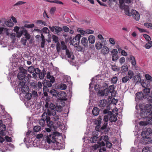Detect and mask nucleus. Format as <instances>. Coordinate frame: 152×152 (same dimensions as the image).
Returning a JSON list of instances; mask_svg holds the SVG:
<instances>
[{"label":"nucleus","instance_id":"13","mask_svg":"<svg viewBox=\"0 0 152 152\" xmlns=\"http://www.w3.org/2000/svg\"><path fill=\"white\" fill-rule=\"evenodd\" d=\"M66 93L64 91H62L58 92L57 98L62 100H66Z\"/></svg>","mask_w":152,"mask_h":152},{"label":"nucleus","instance_id":"8","mask_svg":"<svg viewBox=\"0 0 152 152\" xmlns=\"http://www.w3.org/2000/svg\"><path fill=\"white\" fill-rule=\"evenodd\" d=\"M151 109H149L146 107V110H142L141 112V116L142 118H147L149 115H151L152 113H151Z\"/></svg>","mask_w":152,"mask_h":152},{"label":"nucleus","instance_id":"36","mask_svg":"<svg viewBox=\"0 0 152 152\" xmlns=\"http://www.w3.org/2000/svg\"><path fill=\"white\" fill-rule=\"evenodd\" d=\"M128 77L130 79H132L134 77V74L133 72L131 70H129L127 73Z\"/></svg>","mask_w":152,"mask_h":152},{"label":"nucleus","instance_id":"39","mask_svg":"<svg viewBox=\"0 0 152 152\" xmlns=\"http://www.w3.org/2000/svg\"><path fill=\"white\" fill-rule=\"evenodd\" d=\"M20 88L21 89V91L23 93L26 92L28 91L29 89L28 87L26 85L23 86L22 87H20Z\"/></svg>","mask_w":152,"mask_h":152},{"label":"nucleus","instance_id":"37","mask_svg":"<svg viewBox=\"0 0 152 152\" xmlns=\"http://www.w3.org/2000/svg\"><path fill=\"white\" fill-rule=\"evenodd\" d=\"M146 118L148 124H152V114L149 115Z\"/></svg>","mask_w":152,"mask_h":152},{"label":"nucleus","instance_id":"61","mask_svg":"<svg viewBox=\"0 0 152 152\" xmlns=\"http://www.w3.org/2000/svg\"><path fill=\"white\" fill-rule=\"evenodd\" d=\"M143 37L145 38L146 40L148 41H149L151 40V38L150 37L146 34H143Z\"/></svg>","mask_w":152,"mask_h":152},{"label":"nucleus","instance_id":"9","mask_svg":"<svg viewBox=\"0 0 152 152\" xmlns=\"http://www.w3.org/2000/svg\"><path fill=\"white\" fill-rule=\"evenodd\" d=\"M111 52L112 55V60L113 61H117L119 58L117 50L115 49H113L111 50Z\"/></svg>","mask_w":152,"mask_h":152},{"label":"nucleus","instance_id":"47","mask_svg":"<svg viewBox=\"0 0 152 152\" xmlns=\"http://www.w3.org/2000/svg\"><path fill=\"white\" fill-rule=\"evenodd\" d=\"M41 129V127L38 126H36L34 127V130L35 132H39Z\"/></svg>","mask_w":152,"mask_h":152},{"label":"nucleus","instance_id":"41","mask_svg":"<svg viewBox=\"0 0 152 152\" xmlns=\"http://www.w3.org/2000/svg\"><path fill=\"white\" fill-rule=\"evenodd\" d=\"M130 79L126 75L122 78V82L123 83H125L129 80Z\"/></svg>","mask_w":152,"mask_h":152},{"label":"nucleus","instance_id":"45","mask_svg":"<svg viewBox=\"0 0 152 152\" xmlns=\"http://www.w3.org/2000/svg\"><path fill=\"white\" fill-rule=\"evenodd\" d=\"M34 68L33 66H31L28 68V71L31 73H33L34 72Z\"/></svg>","mask_w":152,"mask_h":152},{"label":"nucleus","instance_id":"62","mask_svg":"<svg viewBox=\"0 0 152 152\" xmlns=\"http://www.w3.org/2000/svg\"><path fill=\"white\" fill-rule=\"evenodd\" d=\"M37 23L39 24L44 25V26L46 25V23L45 21H44L42 20H38L37 21Z\"/></svg>","mask_w":152,"mask_h":152},{"label":"nucleus","instance_id":"28","mask_svg":"<svg viewBox=\"0 0 152 152\" xmlns=\"http://www.w3.org/2000/svg\"><path fill=\"white\" fill-rule=\"evenodd\" d=\"M46 74V71L43 69L42 72H40L38 75L39 79L41 80H42L44 79L45 75Z\"/></svg>","mask_w":152,"mask_h":152},{"label":"nucleus","instance_id":"26","mask_svg":"<svg viewBox=\"0 0 152 152\" xmlns=\"http://www.w3.org/2000/svg\"><path fill=\"white\" fill-rule=\"evenodd\" d=\"M41 41L40 43L41 47L42 48H44L45 47L46 41L45 37L42 34H41Z\"/></svg>","mask_w":152,"mask_h":152},{"label":"nucleus","instance_id":"64","mask_svg":"<svg viewBox=\"0 0 152 152\" xmlns=\"http://www.w3.org/2000/svg\"><path fill=\"white\" fill-rule=\"evenodd\" d=\"M31 94L32 95V96L33 97H37L38 96L37 92L34 91H32Z\"/></svg>","mask_w":152,"mask_h":152},{"label":"nucleus","instance_id":"2","mask_svg":"<svg viewBox=\"0 0 152 152\" xmlns=\"http://www.w3.org/2000/svg\"><path fill=\"white\" fill-rule=\"evenodd\" d=\"M125 14L128 16H131L132 15L133 18L138 21L139 20L140 18V15L138 12L135 10H132L130 12L127 9L125 10Z\"/></svg>","mask_w":152,"mask_h":152},{"label":"nucleus","instance_id":"35","mask_svg":"<svg viewBox=\"0 0 152 152\" xmlns=\"http://www.w3.org/2000/svg\"><path fill=\"white\" fill-rule=\"evenodd\" d=\"M130 60L132 65L133 66H135L136 64V61L134 57L133 56H131Z\"/></svg>","mask_w":152,"mask_h":152},{"label":"nucleus","instance_id":"19","mask_svg":"<svg viewBox=\"0 0 152 152\" xmlns=\"http://www.w3.org/2000/svg\"><path fill=\"white\" fill-rule=\"evenodd\" d=\"M145 77L146 78L145 82H149L146 85L147 87H148L150 86V81H152V77L148 74H146Z\"/></svg>","mask_w":152,"mask_h":152},{"label":"nucleus","instance_id":"38","mask_svg":"<svg viewBox=\"0 0 152 152\" xmlns=\"http://www.w3.org/2000/svg\"><path fill=\"white\" fill-rule=\"evenodd\" d=\"M5 23L7 26L9 27H12L13 25V23L10 20L6 21Z\"/></svg>","mask_w":152,"mask_h":152},{"label":"nucleus","instance_id":"44","mask_svg":"<svg viewBox=\"0 0 152 152\" xmlns=\"http://www.w3.org/2000/svg\"><path fill=\"white\" fill-rule=\"evenodd\" d=\"M118 80V77L116 76H115L111 78V81L113 84H116Z\"/></svg>","mask_w":152,"mask_h":152},{"label":"nucleus","instance_id":"48","mask_svg":"<svg viewBox=\"0 0 152 152\" xmlns=\"http://www.w3.org/2000/svg\"><path fill=\"white\" fill-rule=\"evenodd\" d=\"M46 120H44L43 119H41L39 121V124L42 126H44L45 124V121Z\"/></svg>","mask_w":152,"mask_h":152},{"label":"nucleus","instance_id":"23","mask_svg":"<svg viewBox=\"0 0 152 152\" xmlns=\"http://www.w3.org/2000/svg\"><path fill=\"white\" fill-rule=\"evenodd\" d=\"M50 73L49 72H47V78L50 80V82H51L52 83H54L55 81V79L54 77L53 76L50 75Z\"/></svg>","mask_w":152,"mask_h":152},{"label":"nucleus","instance_id":"6","mask_svg":"<svg viewBox=\"0 0 152 152\" xmlns=\"http://www.w3.org/2000/svg\"><path fill=\"white\" fill-rule=\"evenodd\" d=\"M29 84L31 87L33 89L37 91L42 89V85L41 82L39 81L37 83L34 82H31Z\"/></svg>","mask_w":152,"mask_h":152},{"label":"nucleus","instance_id":"16","mask_svg":"<svg viewBox=\"0 0 152 152\" xmlns=\"http://www.w3.org/2000/svg\"><path fill=\"white\" fill-rule=\"evenodd\" d=\"M142 138V142L144 144H146L152 142V139L149 136H147V137Z\"/></svg>","mask_w":152,"mask_h":152},{"label":"nucleus","instance_id":"46","mask_svg":"<svg viewBox=\"0 0 152 152\" xmlns=\"http://www.w3.org/2000/svg\"><path fill=\"white\" fill-rule=\"evenodd\" d=\"M151 148L148 147L144 148L142 150V152H151Z\"/></svg>","mask_w":152,"mask_h":152},{"label":"nucleus","instance_id":"50","mask_svg":"<svg viewBox=\"0 0 152 152\" xmlns=\"http://www.w3.org/2000/svg\"><path fill=\"white\" fill-rule=\"evenodd\" d=\"M23 27H24V28L25 27L30 28H32L34 27V25L33 23L30 24H25Z\"/></svg>","mask_w":152,"mask_h":152},{"label":"nucleus","instance_id":"54","mask_svg":"<svg viewBox=\"0 0 152 152\" xmlns=\"http://www.w3.org/2000/svg\"><path fill=\"white\" fill-rule=\"evenodd\" d=\"M31 77L32 76L31 74H27V76L25 75V78L27 80V81L29 82Z\"/></svg>","mask_w":152,"mask_h":152},{"label":"nucleus","instance_id":"27","mask_svg":"<svg viewBox=\"0 0 152 152\" xmlns=\"http://www.w3.org/2000/svg\"><path fill=\"white\" fill-rule=\"evenodd\" d=\"M133 80L134 82L136 83H140L141 81V78L140 75H137L134 77Z\"/></svg>","mask_w":152,"mask_h":152},{"label":"nucleus","instance_id":"15","mask_svg":"<svg viewBox=\"0 0 152 152\" xmlns=\"http://www.w3.org/2000/svg\"><path fill=\"white\" fill-rule=\"evenodd\" d=\"M114 85H113L110 86L108 88H107L112 97H114L116 94V92L114 90Z\"/></svg>","mask_w":152,"mask_h":152},{"label":"nucleus","instance_id":"43","mask_svg":"<svg viewBox=\"0 0 152 152\" xmlns=\"http://www.w3.org/2000/svg\"><path fill=\"white\" fill-rule=\"evenodd\" d=\"M55 32L56 33L58 34L59 32H61L62 31V28L59 26H55Z\"/></svg>","mask_w":152,"mask_h":152},{"label":"nucleus","instance_id":"60","mask_svg":"<svg viewBox=\"0 0 152 152\" xmlns=\"http://www.w3.org/2000/svg\"><path fill=\"white\" fill-rule=\"evenodd\" d=\"M128 66L126 64H124L121 67V69L123 70V71L125 72L128 69Z\"/></svg>","mask_w":152,"mask_h":152},{"label":"nucleus","instance_id":"32","mask_svg":"<svg viewBox=\"0 0 152 152\" xmlns=\"http://www.w3.org/2000/svg\"><path fill=\"white\" fill-rule=\"evenodd\" d=\"M95 46L96 49L99 50L102 48V45L100 42H96L95 43Z\"/></svg>","mask_w":152,"mask_h":152},{"label":"nucleus","instance_id":"7","mask_svg":"<svg viewBox=\"0 0 152 152\" xmlns=\"http://www.w3.org/2000/svg\"><path fill=\"white\" fill-rule=\"evenodd\" d=\"M23 28L22 30L20 31V32L18 33L17 35L18 38H20L21 37L23 34H24V36H25V38L26 39H29L31 38V36L29 34L27 30L25 28Z\"/></svg>","mask_w":152,"mask_h":152},{"label":"nucleus","instance_id":"34","mask_svg":"<svg viewBox=\"0 0 152 152\" xmlns=\"http://www.w3.org/2000/svg\"><path fill=\"white\" fill-rule=\"evenodd\" d=\"M102 136H101L100 137H99V141H98L97 142V143L99 144V145L100 147V146H104L105 145V143L104 142L102 141V142H100L101 141V140H102Z\"/></svg>","mask_w":152,"mask_h":152},{"label":"nucleus","instance_id":"12","mask_svg":"<svg viewBox=\"0 0 152 152\" xmlns=\"http://www.w3.org/2000/svg\"><path fill=\"white\" fill-rule=\"evenodd\" d=\"M115 110L116 111V112H115V114L116 115H115L114 114H111L109 115V120L112 123L115 122L117 120L116 115L118 113L117 108H115Z\"/></svg>","mask_w":152,"mask_h":152},{"label":"nucleus","instance_id":"57","mask_svg":"<svg viewBox=\"0 0 152 152\" xmlns=\"http://www.w3.org/2000/svg\"><path fill=\"white\" fill-rule=\"evenodd\" d=\"M42 31L44 33L47 34L49 33L50 32L49 30L47 27H44L42 28Z\"/></svg>","mask_w":152,"mask_h":152},{"label":"nucleus","instance_id":"52","mask_svg":"<svg viewBox=\"0 0 152 152\" xmlns=\"http://www.w3.org/2000/svg\"><path fill=\"white\" fill-rule=\"evenodd\" d=\"M77 31L80 32L81 34L85 35L86 34V31H84L81 29L80 28H79L77 29Z\"/></svg>","mask_w":152,"mask_h":152},{"label":"nucleus","instance_id":"18","mask_svg":"<svg viewBox=\"0 0 152 152\" xmlns=\"http://www.w3.org/2000/svg\"><path fill=\"white\" fill-rule=\"evenodd\" d=\"M136 98L140 100L143 99L145 98L146 95H144L142 92H140L137 93L136 94Z\"/></svg>","mask_w":152,"mask_h":152},{"label":"nucleus","instance_id":"30","mask_svg":"<svg viewBox=\"0 0 152 152\" xmlns=\"http://www.w3.org/2000/svg\"><path fill=\"white\" fill-rule=\"evenodd\" d=\"M99 138L97 135H94L90 138V141L92 143H96L97 141H99Z\"/></svg>","mask_w":152,"mask_h":152},{"label":"nucleus","instance_id":"20","mask_svg":"<svg viewBox=\"0 0 152 152\" xmlns=\"http://www.w3.org/2000/svg\"><path fill=\"white\" fill-rule=\"evenodd\" d=\"M81 42L82 44L85 48H87L88 46V40L87 38L83 37L82 38Z\"/></svg>","mask_w":152,"mask_h":152},{"label":"nucleus","instance_id":"49","mask_svg":"<svg viewBox=\"0 0 152 152\" xmlns=\"http://www.w3.org/2000/svg\"><path fill=\"white\" fill-rule=\"evenodd\" d=\"M8 29L4 27H0V34H3V31L7 32Z\"/></svg>","mask_w":152,"mask_h":152},{"label":"nucleus","instance_id":"24","mask_svg":"<svg viewBox=\"0 0 152 152\" xmlns=\"http://www.w3.org/2000/svg\"><path fill=\"white\" fill-rule=\"evenodd\" d=\"M107 102L106 100H100L98 103V106L99 107H105L107 104Z\"/></svg>","mask_w":152,"mask_h":152},{"label":"nucleus","instance_id":"51","mask_svg":"<svg viewBox=\"0 0 152 152\" xmlns=\"http://www.w3.org/2000/svg\"><path fill=\"white\" fill-rule=\"evenodd\" d=\"M45 82H46V85L48 87H51L52 86V84L53 83H52L51 82L49 81H47V80H44Z\"/></svg>","mask_w":152,"mask_h":152},{"label":"nucleus","instance_id":"25","mask_svg":"<svg viewBox=\"0 0 152 152\" xmlns=\"http://www.w3.org/2000/svg\"><path fill=\"white\" fill-rule=\"evenodd\" d=\"M88 40L89 43L93 44L95 42L96 39L94 36L90 35L88 36Z\"/></svg>","mask_w":152,"mask_h":152},{"label":"nucleus","instance_id":"63","mask_svg":"<svg viewBox=\"0 0 152 152\" xmlns=\"http://www.w3.org/2000/svg\"><path fill=\"white\" fill-rule=\"evenodd\" d=\"M52 38L53 39V41H54L55 42H58V38L56 36L53 35L52 36Z\"/></svg>","mask_w":152,"mask_h":152},{"label":"nucleus","instance_id":"14","mask_svg":"<svg viewBox=\"0 0 152 152\" xmlns=\"http://www.w3.org/2000/svg\"><path fill=\"white\" fill-rule=\"evenodd\" d=\"M66 58H68V60H73L74 59V57L72 53L70 52L68 49H66Z\"/></svg>","mask_w":152,"mask_h":152},{"label":"nucleus","instance_id":"33","mask_svg":"<svg viewBox=\"0 0 152 152\" xmlns=\"http://www.w3.org/2000/svg\"><path fill=\"white\" fill-rule=\"evenodd\" d=\"M50 93L53 96H55L56 98L57 97V96L58 92L56 90L53 89L51 90L50 91Z\"/></svg>","mask_w":152,"mask_h":152},{"label":"nucleus","instance_id":"10","mask_svg":"<svg viewBox=\"0 0 152 152\" xmlns=\"http://www.w3.org/2000/svg\"><path fill=\"white\" fill-rule=\"evenodd\" d=\"M109 94L110 95V94L107 88L103 90H99L97 93V95L99 96H106Z\"/></svg>","mask_w":152,"mask_h":152},{"label":"nucleus","instance_id":"4","mask_svg":"<svg viewBox=\"0 0 152 152\" xmlns=\"http://www.w3.org/2000/svg\"><path fill=\"white\" fill-rule=\"evenodd\" d=\"M82 37L81 34H78L74 37L70 41V45H72L74 46L77 47L80 43V39Z\"/></svg>","mask_w":152,"mask_h":152},{"label":"nucleus","instance_id":"22","mask_svg":"<svg viewBox=\"0 0 152 152\" xmlns=\"http://www.w3.org/2000/svg\"><path fill=\"white\" fill-rule=\"evenodd\" d=\"M48 113L47 111L45 112L42 115V119H43L48 121L50 119V118L49 116H48Z\"/></svg>","mask_w":152,"mask_h":152},{"label":"nucleus","instance_id":"17","mask_svg":"<svg viewBox=\"0 0 152 152\" xmlns=\"http://www.w3.org/2000/svg\"><path fill=\"white\" fill-rule=\"evenodd\" d=\"M109 52V48L106 46H104L103 47L101 50V53L104 55L108 54Z\"/></svg>","mask_w":152,"mask_h":152},{"label":"nucleus","instance_id":"1","mask_svg":"<svg viewBox=\"0 0 152 152\" xmlns=\"http://www.w3.org/2000/svg\"><path fill=\"white\" fill-rule=\"evenodd\" d=\"M62 103L58 102L57 103L56 106L53 103L49 101L46 102L45 106L47 108L46 111L48 115H54L56 114V111L57 112H60L62 110Z\"/></svg>","mask_w":152,"mask_h":152},{"label":"nucleus","instance_id":"31","mask_svg":"<svg viewBox=\"0 0 152 152\" xmlns=\"http://www.w3.org/2000/svg\"><path fill=\"white\" fill-rule=\"evenodd\" d=\"M99 110L97 107H94L93 109L92 113L94 116H97L99 113Z\"/></svg>","mask_w":152,"mask_h":152},{"label":"nucleus","instance_id":"11","mask_svg":"<svg viewBox=\"0 0 152 152\" xmlns=\"http://www.w3.org/2000/svg\"><path fill=\"white\" fill-rule=\"evenodd\" d=\"M152 132L151 129L150 128L145 129L141 134V136L142 137H145L147 136H149V135Z\"/></svg>","mask_w":152,"mask_h":152},{"label":"nucleus","instance_id":"21","mask_svg":"<svg viewBox=\"0 0 152 152\" xmlns=\"http://www.w3.org/2000/svg\"><path fill=\"white\" fill-rule=\"evenodd\" d=\"M51 115L53 116V118L54 120L56 122H57L58 126H60L61 125V123L60 122L58 121L59 119V116L56 115V114L54 115Z\"/></svg>","mask_w":152,"mask_h":152},{"label":"nucleus","instance_id":"40","mask_svg":"<svg viewBox=\"0 0 152 152\" xmlns=\"http://www.w3.org/2000/svg\"><path fill=\"white\" fill-rule=\"evenodd\" d=\"M59 88L62 90H65L66 88V84L63 83L60 84L58 86Z\"/></svg>","mask_w":152,"mask_h":152},{"label":"nucleus","instance_id":"29","mask_svg":"<svg viewBox=\"0 0 152 152\" xmlns=\"http://www.w3.org/2000/svg\"><path fill=\"white\" fill-rule=\"evenodd\" d=\"M24 28V27L23 26L21 27L20 28L19 27H18L17 26H16L14 27V31L16 33V37H18L17 35L18 34V33L20 32V31L21 30H22L23 29V28Z\"/></svg>","mask_w":152,"mask_h":152},{"label":"nucleus","instance_id":"59","mask_svg":"<svg viewBox=\"0 0 152 152\" xmlns=\"http://www.w3.org/2000/svg\"><path fill=\"white\" fill-rule=\"evenodd\" d=\"M27 41V39H26L25 37H23L21 38V43L24 45H26V43Z\"/></svg>","mask_w":152,"mask_h":152},{"label":"nucleus","instance_id":"53","mask_svg":"<svg viewBox=\"0 0 152 152\" xmlns=\"http://www.w3.org/2000/svg\"><path fill=\"white\" fill-rule=\"evenodd\" d=\"M46 122L48 125V126L49 128H51L53 126V124L52 122L50 121V119L48 121H46Z\"/></svg>","mask_w":152,"mask_h":152},{"label":"nucleus","instance_id":"3","mask_svg":"<svg viewBox=\"0 0 152 152\" xmlns=\"http://www.w3.org/2000/svg\"><path fill=\"white\" fill-rule=\"evenodd\" d=\"M19 72L18 74L17 77L20 80H22L25 78V74H27V70L23 67L20 66L19 68Z\"/></svg>","mask_w":152,"mask_h":152},{"label":"nucleus","instance_id":"55","mask_svg":"<svg viewBox=\"0 0 152 152\" xmlns=\"http://www.w3.org/2000/svg\"><path fill=\"white\" fill-rule=\"evenodd\" d=\"M148 122L147 121H141L140 122L139 124L140 126H146L148 124Z\"/></svg>","mask_w":152,"mask_h":152},{"label":"nucleus","instance_id":"42","mask_svg":"<svg viewBox=\"0 0 152 152\" xmlns=\"http://www.w3.org/2000/svg\"><path fill=\"white\" fill-rule=\"evenodd\" d=\"M152 46V41H149L146 43L145 45V48L147 49L150 48Z\"/></svg>","mask_w":152,"mask_h":152},{"label":"nucleus","instance_id":"5","mask_svg":"<svg viewBox=\"0 0 152 152\" xmlns=\"http://www.w3.org/2000/svg\"><path fill=\"white\" fill-rule=\"evenodd\" d=\"M60 133L57 132H54V135L50 134L47 136V141L49 144L50 143V142L54 143L56 142L55 136H59Z\"/></svg>","mask_w":152,"mask_h":152},{"label":"nucleus","instance_id":"58","mask_svg":"<svg viewBox=\"0 0 152 152\" xmlns=\"http://www.w3.org/2000/svg\"><path fill=\"white\" fill-rule=\"evenodd\" d=\"M105 145L107 148H110L112 146V144L109 141L106 142Z\"/></svg>","mask_w":152,"mask_h":152},{"label":"nucleus","instance_id":"56","mask_svg":"<svg viewBox=\"0 0 152 152\" xmlns=\"http://www.w3.org/2000/svg\"><path fill=\"white\" fill-rule=\"evenodd\" d=\"M144 25L148 28H150L152 29V24L151 23H146L144 24Z\"/></svg>","mask_w":152,"mask_h":152}]
</instances>
